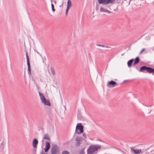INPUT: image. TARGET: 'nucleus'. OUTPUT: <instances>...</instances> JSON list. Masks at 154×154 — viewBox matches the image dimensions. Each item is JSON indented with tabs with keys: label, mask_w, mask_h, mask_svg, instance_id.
I'll return each instance as SVG.
<instances>
[{
	"label": "nucleus",
	"mask_w": 154,
	"mask_h": 154,
	"mask_svg": "<svg viewBox=\"0 0 154 154\" xmlns=\"http://www.w3.org/2000/svg\"><path fill=\"white\" fill-rule=\"evenodd\" d=\"M107 10H106V9L103 8L102 7H101L100 8V11L101 12H106V11H107Z\"/></svg>",
	"instance_id": "obj_19"
},
{
	"label": "nucleus",
	"mask_w": 154,
	"mask_h": 154,
	"mask_svg": "<svg viewBox=\"0 0 154 154\" xmlns=\"http://www.w3.org/2000/svg\"><path fill=\"white\" fill-rule=\"evenodd\" d=\"M101 148L100 145H91L87 150V154H93Z\"/></svg>",
	"instance_id": "obj_1"
},
{
	"label": "nucleus",
	"mask_w": 154,
	"mask_h": 154,
	"mask_svg": "<svg viewBox=\"0 0 154 154\" xmlns=\"http://www.w3.org/2000/svg\"><path fill=\"white\" fill-rule=\"evenodd\" d=\"M43 139H46L50 140V139L48 134H45L43 138Z\"/></svg>",
	"instance_id": "obj_16"
},
{
	"label": "nucleus",
	"mask_w": 154,
	"mask_h": 154,
	"mask_svg": "<svg viewBox=\"0 0 154 154\" xmlns=\"http://www.w3.org/2000/svg\"><path fill=\"white\" fill-rule=\"evenodd\" d=\"M134 62L133 65V66H135L136 64L139 63L140 62V59L139 57H137L134 59Z\"/></svg>",
	"instance_id": "obj_10"
},
{
	"label": "nucleus",
	"mask_w": 154,
	"mask_h": 154,
	"mask_svg": "<svg viewBox=\"0 0 154 154\" xmlns=\"http://www.w3.org/2000/svg\"><path fill=\"white\" fill-rule=\"evenodd\" d=\"M78 119L80 120H83V118L80 113H78L77 115Z\"/></svg>",
	"instance_id": "obj_17"
},
{
	"label": "nucleus",
	"mask_w": 154,
	"mask_h": 154,
	"mask_svg": "<svg viewBox=\"0 0 154 154\" xmlns=\"http://www.w3.org/2000/svg\"><path fill=\"white\" fill-rule=\"evenodd\" d=\"M51 154H58L59 152V149L57 145H54L51 147Z\"/></svg>",
	"instance_id": "obj_4"
},
{
	"label": "nucleus",
	"mask_w": 154,
	"mask_h": 154,
	"mask_svg": "<svg viewBox=\"0 0 154 154\" xmlns=\"http://www.w3.org/2000/svg\"><path fill=\"white\" fill-rule=\"evenodd\" d=\"M80 141H76V142L75 144L76 146H78L80 144L81 142Z\"/></svg>",
	"instance_id": "obj_21"
},
{
	"label": "nucleus",
	"mask_w": 154,
	"mask_h": 154,
	"mask_svg": "<svg viewBox=\"0 0 154 154\" xmlns=\"http://www.w3.org/2000/svg\"><path fill=\"white\" fill-rule=\"evenodd\" d=\"M51 6L52 11H55V9L54 8V6L52 3L51 4Z\"/></svg>",
	"instance_id": "obj_23"
},
{
	"label": "nucleus",
	"mask_w": 154,
	"mask_h": 154,
	"mask_svg": "<svg viewBox=\"0 0 154 154\" xmlns=\"http://www.w3.org/2000/svg\"><path fill=\"white\" fill-rule=\"evenodd\" d=\"M145 50V49L144 48H143V49L140 52V54H142L143 52Z\"/></svg>",
	"instance_id": "obj_28"
},
{
	"label": "nucleus",
	"mask_w": 154,
	"mask_h": 154,
	"mask_svg": "<svg viewBox=\"0 0 154 154\" xmlns=\"http://www.w3.org/2000/svg\"><path fill=\"white\" fill-rule=\"evenodd\" d=\"M114 0H98V3L99 4H103L105 5H107L109 3H112Z\"/></svg>",
	"instance_id": "obj_6"
},
{
	"label": "nucleus",
	"mask_w": 154,
	"mask_h": 154,
	"mask_svg": "<svg viewBox=\"0 0 154 154\" xmlns=\"http://www.w3.org/2000/svg\"><path fill=\"white\" fill-rule=\"evenodd\" d=\"M85 148L81 149L80 150L78 151V152L79 154H85L84 150Z\"/></svg>",
	"instance_id": "obj_14"
},
{
	"label": "nucleus",
	"mask_w": 154,
	"mask_h": 154,
	"mask_svg": "<svg viewBox=\"0 0 154 154\" xmlns=\"http://www.w3.org/2000/svg\"><path fill=\"white\" fill-rule=\"evenodd\" d=\"M83 136L85 138V139L86 138V135L85 134H83Z\"/></svg>",
	"instance_id": "obj_30"
},
{
	"label": "nucleus",
	"mask_w": 154,
	"mask_h": 154,
	"mask_svg": "<svg viewBox=\"0 0 154 154\" xmlns=\"http://www.w3.org/2000/svg\"><path fill=\"white\" fill-rule=\"evenodd\" d=\"M106 11V13H108V14H110V13H112L111 11H109V10H107V11Z\"/></svg>",
	"instance_id": "obj_29"
},
{
	"label": "nucleus",
	"mask_w": 154,
	"mask_h": 154,
	"mask_svg": "<svg viewBox=\"0 0 154 154\" xmlns=\"http://www.w3.org/2000/svg\"><path fill=\"white\" fill-rule=\"evenodd\" d=\"M42 102L45 105L48 106H50L51 105L50 101L49 100H47L45 98V100H44V101L42 100Z\"/></svg>",
	"instance_id": "obj_9"
},
{
	"label": "nucleus",
	"mask_w": 154,
	"mask_h": 154,
	"mask_svg": "<svg viewBox=\"0 0 154 154\" xmlns=\"http://www.w3.org/2000/svg\"><path fill=\"white\" fill-rule=\"evenodd\" d=\"M69 7H67L66 8V15H67L68 14V10H69Z\"/></svg>",
	"instance_id": "obj_26"
},
{
	"label": "nucleus",
	"mask_w": 154,
	"mask_h": 154,
	"mask_svg": "<svg viewBox=\"0 0 154 154\" xmlns=\"http://www.w3.org/2000/svg\"><path fill=\"white\" fill-rule=\"evenodd\" d=\"M51 70V72L53 75H55V70L52 67H51L50 68Z\"/></svg>",
	"instance_id": "obj_20"
},
{
	"label": "nucleus",
	"mask_w": 154,
	"mask_h": 154,
	"mask_svg": "<svg viewBox=\"0 0 154 154\" xmlns=\"http://www.w3.org/2000/svg\"><path fill=\"white\" fill-rule=\"evenodd\" d=\"M117 84V83L113 80H111L108 82L107 84V86L108 88L114 87Z\"/></svg>",
	"instance_id": "obj_7"
},
{
	"label": "nucleus",
	"mask_w": 154,
	"mask_h": 154,
	"mask_svg": "<svg viewBox=\"0 0 154 154\" xmlns=\"http://www.w3.org/2000/svg\"><path fill=\"white\" fill-rule=\"evenodd\" d=\"M97 45L99 46H101V47H106V48L109 47H108L107 46H105L104 45H100V44H97Z\"/></svg>",
	"instance_id": "obj_25"
},
{
	"label": "nucleus",
	"mask_w": 154,
	"mask_h": 154,
	"mask_svg": "<svg viewBox=\"0 0 154 154\" xmlns=\"http://www.w3.org/2000/svg\"><path fill=\"white\" fill-rule=\"evenodd\" d=\"M84 131L83 126L81 123H78L76 126L75 133L76 134H79L83 133Z\"/></svg>",
	"instance_id": "obj_3"
},
{
	"label": "nucleus",
	"mask_w": 154,
	"mask_h": 154,
	"mask_svg": "<svg viewBox=\"0 0 154 154\" xmlns=\"http://www.w3.org/2000/svg\"><path fill=\"white\" fill-rule=\"evenodd\" d=\"M134 152L135 154H139L141 152V149H133Z\"/></svg>",
	"instance_id": "obj_13"
},
{
	"label": "nucleus",
	"mask_w": 154,
	"mask_h": 154,
	"mask_svg": "<svg viewBox=\"0 0 154 154\" xmlns=\"http://www.w3.org/2000/svg\"><path fill=\"white\" fill-rule=\"evenodd\" d=\"M54 3H55V4H56V1H55H55H54Z\"/></svg>",
	"instance_id": "obj_32"
},
{
	"label": "nucleus",
	"mask_w": 154,
	"mask_h": 154,
	"mask_svg": "<svg viewBox=\"0 0 154 154\" xmlns=\"http://www.w3.org/2000/svg\"><path fill=\"white\" fill-rule=\"evenodd\" d=\"M61 154H69V152L67 151H64Z\"/></svg>",
	"instance_id": "obj_22"
},
{
	"label": "nucleus",
	"mask_w": 154,
	"mask_h": 154,
	"mask_svg": "<svg viewBox=\"0 0 154 154\" xmlns=\"http://www.w3.org/2000/svg\"><path fill=\"white\" fill-rule=\"evenodd\" d=\"M39 94L42 101V100L44 101V100H45V98L44 95L42 93H41L39 91Z\"/></svg>",
	"instance_id": "obj_12"
},
{
	"label": "nucleus",
	"mask_w": 154,
	"mask_h": 154,
	"mask_svg": "<svg viewBox=\"0 0 154 154\" xmlns=\"http://www.w3.org/2000/svg\"><path fill=\"white\" fill-rule=\"evenodd\" d=\"M49 149H48V148L45 147L44 149L45 152H47Z\"/></svg>",
	"instance_id": "obj_27"
},
{
	"label": "nucleus",
	"mask_w": 154,
	"mask_h": 154,
	"mask_svg": "<svg viewBox=\"0 0 154 154\" xmlns=\"http://www.w3.org/2000/svg\"><path fill=\"white\" fill-rule=\"evenodd\" d=\"M81 139L82 138L81 137H77L76 138L75 140L76 141H81Z\"/></svg>",
	"instance_id": "obj_24"
},
{
	"label": "nucleus",
	"mask_w": 154,
	"mask_h": 154,
	"mask_svg": "<svg viewBox=\"0 0 154 154\" xmlns=\"http://www.w3.org/2000/svg\"><path fill=\"white\" fill-rule=\"evenodd\" d=\"M40 154H47L44 153V152H43V150H42V152L40 153Z\"/></svg>",
	"instance_id": "obj_31"
},
{
	"label": "nucleus",
	"mask_w": 154,
	"mask_h": 154,
	"mask_svg": "<svg viewBox=\"0 0 154 154\" xmlns=\"http://www.w3.org/2000/svg\"><path fill=\"white\" fill-rule=\"evenodd\" d=\"M35 151H36V149H35Z\"/></svg>",
	"instance_id": "obj_35"
},
{
	"label": "nucleus",
	"mask_w": 154,
	"mask_h": 154,
	"mask_svg": "<svg viewBox=\"0 0 154 154\" xmlns=\"http://www.w3.org/2000/svg\"><path fill=\"white\" fill-rule=\"evenodd\" d=\"M26 60H27V65L28 66V73L29 75L30 76L31 75V66L30 65V63L29 62V57L28 55V53L27 52H26Z\"/></svg>",
	"instance_id": "obj_5"
},
{
	"label": "nucleus",
	"mask_w": 154,
	"mask_h": 154,
	"mask_svg": "<svg viewBox=\"0 0 154 154\" xmlns=\"http://www.w3.org/2000/svg\"><path fill=\"white\" fill-rule=\"evenodd\" d=\"M1 145H3V142H2V143H1Z\"/></svg>",
	"instance_id": "obj_33"
},
{
	"label": "nucleus",
	"mask_w": 154,
	"mask_h": 154,
	"mask_svg": "<svg viewBox=\"0 0 154 154\" xmlns=\"http://www.w3.org/2000/svg\"><path fill=\"white\" fill-rule=\"evenodd\" d=\"M127 81V80H125L124 82H126Z\"/></svg>",
	"instance_id": "obj_34"
},
{
	"label": "nucleus",
	"mask_w": 154,
	"mask_h": 154,
	"mask_svg": "<svg viewBox=\"0 0 154 154\" xmlns=\"http://www.w3.org/2000/svg\"><path fill=\"white\" fill-rule=\"evenodd\" d=\"M145 71H146V72L152 73L153 75L154 73V68H152L150 67H147L146 66H144L141 67L139 70L140 72H143L144 73L145 72Z\"/></svg>",
	"instance_id": "obj_2"
},
{
	"label": "nucleus",
	"mask_w": 154,
	"mask_h": 154,
	"mask_svg": "<svg viewBox=\"0 0 154 154\" xmlns=\"http://www.w3.org/2000/svg\"><path fill=\"white\" fill-rule=\"evenodd\" d=\"M45 147L48 148V149L50 148V145L49 142L48 141L46 142Z\"/></svg>",
	"instance_id": "obj_18"
},
{
	"label": "nucleus",
	"mask_w": 154,
	"mask_h": 154,
	"mask_svg": "<svg viewBox=\"0 0 154 154\" xmlns=\"http://www.w3.org/2000/svg\"><path fill=\"white\" fill-rule=\"evenodd\" d=\"M72 4L70 0H68L67 7H68L69 8L72 7Z\"/></svg>",
	"instance_id": "obj_15"
},
{
	"label": "nucleus",
	"mask_w": 154,
	"mask_h": 154,
	"mask_svg": "<svg viewBox=\"0 0 154 154\" xmlns=\"http://www.w3.org/2000/svg\"><path fill=\"white\" fill-rule=\"evenodd\" d=\"M134 60V59H131L129 60L127 62L128 65V67H131L132 66V64Z\"/></svg>",
	"instance_id": "obj_11"
},
{
	"label": "nucleus",
	"mask_w": 154,
	"mask_h": 154,
	"mask_svg": "<svg viewBox=\"0 0 154 154\" xmlns=\"http://www.w3.org/2000/svg\"><path fill=\"white\" fill-rule=\"evenodd\" d=\"M38 143V140L36 139H34L32 141V146L33 148H36Z\"/></svg>",
	"instance_id": "obj_8"
},
{
	"label": "nucleus",
	"mask_w": 154,
	"mask_h": 154,
	"mask_svg": "<svg viewBox=\"0 0 154 154\" xmlns=\"http://www.w3.org/2000/svg\"><path fill=\"white\" fill-rule=\"evenodd\" d=\"M142 1H143L144 0H142Z\"/></svg>",
	"instance_id": "obj_36"
}]
</instances>
